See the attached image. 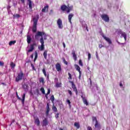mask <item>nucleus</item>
I'll use <instances>...</instances> for the list:
<instances>
[{
  "label": "nucleus",
  "instance_id": "393cba45",
  "mask_svg": "<svg viewBox=\"0 0 130 130\" xmlns=\"http://www.w3.org/2000/svg\"><path fill=\"white\" fill-rule=\"evenodd\" d=\"M94 126H95V128H100L101 125H100V124L99 123V122H98V121H96L95 122Z\"/></svg>",
  "mask_w": 130,
  "mask_h": 130
},
{
  "label": "nucleus",
  "instance_id": "f3484780",
  "mask_svg": "<svg viewBox=\"0 0 130 130\" xmlns=\"http://www.w3.org/2000/svg\"><path fill=\"white\" fill-rule=\"evenodd\" d=\"M73 17H74V14L73 13L70 14L68 16V20L70 24H72V18H73Z\"/></svg>",
  "mask_w": 130,
  "mask_h": 130
},
{
  "label": "nucleus",
  "instance_id": "1a4fd4ad",
  "mask_svg": "<svg viewBox=\"0 0 130 130\" xmlns=\"http://www.w3.org/2000/svg\"><path fill=\"white\" fill-rule=\"evenodd\" d=\"M69 83H71L72 85V88H73V90L76 93V95H78V89H77V87H76V85L74 83L73 81H69Z\"/></svg>",
  "mask_w": 130,
  "mask_h": 130
},
{
  "label": "nucleus",
  "instance_id": "a19ab883",
  "mask_svg": "<svg viewBox=\"0 0 130 130\" xmlns=\"http://www.w3.org/2000/svg\"><path fill=\"white\" fill-rule=\"evenodd\" d=\"M68 76H69L68 77V80H72V74H71L70 73H68Z\"/></svg>",
  "mask_w": 130,
  "mask_h": 130
},
{
  "label": "nucleus",
  "instance_id": "dca6fc26",
  "mask_svg": "<svg viewBox=\"0 0 130 130\" xmlns=\"http://www.w3.org/2000/svg\"><path fill=\"white\" fill-rule=\"evenodd\" d=\"M48 8H49V6L48 5H47L44 7V8L42 9V13H45V12H48Z\"/></svg>",
  "mask_w": 130,
  "mask_h": 130
},
{
  "label": "nucleus",
  "instance_id": "6e6552de",
  "mask_svg": "<svg viewBox=\"0 0 130 130\" xmlns=\"http://www.w3.org/2000/svg\"><path fill=\"white\" fill-rule=\"evenodd\" d=\"M16 95H17V97L18 99L19 100H21L22 104H24V103L25 102V97H26V93H24L23 94L22 99H20V97H19V95H18V92H16Z\"/></svg>",
  "mask_w": 130,
  "mask_h": 130
},
{
  "label": "nucleus",
  "instance_id": "473e14b6",
  "mask_svg": "<svg viewBox=\"0 0 130 130\" xmlns=\"http://www.w3.org/2000/svg\"><path fill=\"white\" fill-rule=\"evenodd\" d=\"M16 43V41H11L9 42V44L10 46H12V45H14Z\"/></svg>",
  "mask_w": 130,
  "mask_h": 130
},
{
  "label": "nucleus",
  "instance_id": "2f4dec72",
  "mask_svg": "<svg viewBox=\"0 0 130 130\" xmlns=\"http://www.w3.org/2000/svg\"><path fill=\"white\" fill-rule=\"evenodd\" d=\"M74 126L77 127V128H80V124L78 122L74 123Z\"/></svg>",
  "mask_w": 130,
  "mask_h": 130
},
{
  "label": "nucleus",
  "instance_id": "b1692460",
  "mask_svg": "<svg viewBox=\"0 0 130 130\" xmlns=\"http://www.w3.org/2000/svg\"><path fill=\"white\" fill-rule=\"evenodd\" d=\"M62 86V83L61 82L58 83V82H56L55 85V87H56V88H61Z\"/></svg>",
  "mask_w": 130,
  "mask_h": 130
},
{
  "label": "nucleus",
  "instance_id": "39448f33",
  "mask_svg": "<svg viewBox=\"0 0 130 130\" xmlns=\"http://www.w3.org/2000/svg\"><path fill=\"white\" fill-rule=\"evenodd\" d=\"M101 18L103 21L108 23L109 22V16L107 14H103L101 15Z\"/></svg>",
  "mask_w": 130,
  "mask_h": 130
},
{
  "label": "nucleus",
  "instance_id": "49530a36",
  "mask_svg": "<svg viewBox=\"0 0 130 130\" xmlns=\"http://www.w3.org/2000/svg\"><path fill=\"white\" fill-rule=\"evenodd\" d=\"M67 103H68V104L70 106H71V101H70V100L68 99L67 100Z\"/></svg>",
  "mask_w": 130,
  "mask_h": 130
},
{
  "label": "nucleus",
  "instance_id": "4be33fe9",
  "mask_svg": "<svg viewBox=\"0 0 130 130\" xmlns=\"http://www.w3.org/2000/svg\"><path fill=\"white\" fill-rule=\"evenodd\" d=\"M27 2L29 8L30 10H32V9H33V7H32V1H31V0H27Z\"/></svg>",
  "mask_w": 130,
  "mask_h": 130
},
{
  "label": "nucleus",
  "instance_id": "13d9d810",
  "mask_svg": "<svg viewBox=\"0 0 130 130\" xmlns=\"http://www.w3.org/2000/svg\"><path fill=\"white\" fill-rule=\"evenodd\" d=\"M66 11H67V14H69L70 13V12H71V10H69V9H67Z\"/></svg>",
  "mask_w": 130,
  "mask_h": 130
},
{
  "label": "nucleus",
  "instance_id": "603ef678",
  "mask_svg": "<svg viewBox=\"0 0 130 130\" xmlns=\"http://www.w3.org/2000/svg\"><path fill=\"white\" fill-rule=\"evenodd\" d=\"M58 115H59V113H58L55 115V117L56 118H58Z\"/></svg>",
  "mask_w": 130,
  "mask_h": 130
},
{
  "label": "nucleus",
  "instance_id": "7ed1b4c3",
  "mask_svg": "<svg viewBox=\"0 0 130 130\" xmlns=\"http://www.w3.org/2000/svg\"><path fill=\"white\" fill-rule=\"evenodd\" d=\"M24 78V73L22 71H20L19 73L18 74L17 76L15 78V82H19V81H22Z\"/></svg>",
  "mask_w": 130,
  "mask_h": 130
},
{
  "label": "nucleus",
  "instance_id": "f257e3e1",
  "mask_svg": "<svg viewBox=\"0 0 130 130\" xmlns=\"http://www.w3.org/2000/svg\"><path fill=\"white\" fill-rule=\"evenodd\" d=\"M39 19V15H37V17H34L32 18L34 21V24L32 28V31L33 33H36V31H37V23L38 22V20Z\"/></svg>",
  "mask_w": 130,
  "mask_h": 130
},
{
  "label": "nucleus",
  "instance_id": "4468645a",
  "mask_svg": "<svg viewBox=\"0 0 130 130\" xmlns=\"http://www.w3.org/2000/svg\"><path fill=\"white\" fill-rule=\"evenodd\" d=\"M35 123H36L38 126L40 125V121L39 120V118L38 117L35 118Z\"/></svg>",
  "mask_w": 130,
  "mask_h": 130
},
{
  "label": "nucleus",
  "instance_id": "c03bdc74",
  "mask_svg": "<svg viewBox=\"0 0 130 130\" xmlns=\"http://www.w3.org/2000/svg\"><path fill=\"white\" fill-rule=\"evenodd\" d=\"M68 92L70 96H72V95H73V92H72V91H71L70 90H68Z\"/></svg>",
  "mask_w": 130,
  "mask_h": 130
},
{
  "label": "nucleus",
  "instance_id": "0eeeda50",
  "mask_svg": "<svg viewBox=\"0 0 130 130\" xmlns=\"http://www.w3.org/2000/svg\"><path fill=\"white\" fill-rule=\"evenodd\" d=\"M35 46H36V43H34L30 45L29 49L27 50V52H32L34 49H35Z\"/></svg>",
  "mask_w": 130,
  "mask_h": 130
},
{
  "label": "nucleus",
  "instance_id": "c756f323",
  "mask_svg": "<svg viewBox=\"0 0 130 130\" xmlns=\"http://www.w3.org/2000/svg\"><path fill=\"white\" fill-rule=\"evenodd\" d=\"M35 58H34V61H36V60L37 59V58L38 57V53H37V52L36 51L35 52Z\"/></svg>",
  "mask_w": 130,
  "mask_h": 130
},
{
  "label": "nucleus",
  "instance_id": "2eb2a0df",
  "mask_svg": "<svg viewBox=\"0 0 130 130\" xmlns=\"http://www.w3.org/2000/svg\"><path fill=\"white\" fill-rule=\"evenodd\" d=\"M81 98L82 99V101H83L84 104H85V105H86V106L89 105V103H88L87 99H86V98H84V96H83V95H81Z\"/></svg>",
  "mask_w": 130,
  "mask_h": 130
},
{
  "label": "nucleus",
  "instance_id": "79ce46f5",
  "mask_svg": "<svg viewBox=\"0 0 130 130\" xmlns=\"http://www.w3.org/2000/svg\"><path fill=\"white\" fill-rule=\"evenodd\" d=\"M92 119L93 121H98V120H97V118H96V117H92Z\"/></svg>",
  "mask_w": 130,
  "mask_h": 130
},
{
  "label": "nucleus",
  "instance_id": "7c9ffc66",
  "mask_svg": "<svg viewBox=\"0 0 130 130\" xmlns=\"http://www.w3.org/2000/svg\"><path fill=\"white\" fill-rule=\"evenodd\" d=\"M20 17H21V15H20V14H14L13 15V19L15 18H17V19H19V18H20Z\"/></svg>",
  "mask_w": 130,
  "mask_h": 130
},
{
  "label": "nucleus",
  "instance_id": "f03ea898",
  "mask_svg": "<svg viewBox=\"0 0 130 130\" xmlns=\"http://www.w3.org/2000/svg\"><path fill=\"white\" fill-rule=\"evenodd\" d=\"M39 36H41V37H43L42 36H45L44 38V40H46V34L43 31H38L37 34L35 36V38L36 40H38L39 39Z\"/></svg>",
  "mask_w": 130,
  "mask_h": 130
},
{
  "label": "nucleus",
  "instance_id": "69168bd1",
  "mask_svg": "<svg viewBox=\"0 0 130 130\" xmlns=\"http://www.w3.org/2000/svg\"><path fill=\"white\" fill-rule=\"evenodd\" d=\"M32 70L34 71H36V69H35V67L34 66L33 67H32Z\"/></svg>",
  "mask_w": 130,
  "mask_h": 130
},
{
  "label": "nucleus",
  "instance_id": "ddd939ff",
  "mask_svg": "<svg viewBox=\"0 0 130 130\" xmlns=\"http://www.w3.org/2000/svg\"><path fill=\"white\" fill-rule=\"evenodd\" d=\"M50 111V108H49V104H47V107H46V115L47 116L49 115V112Z\"/></svg>",
  "mask_w": 130,
  "mask_h": 130
},
{
  "label": "nucleus",
  "instance_id": "a878e982",
  "mask_svg": "<svg viewBox=\"0 0 130 130\" xmlns=\"http://www.w3.org/2000/svg\"><path fill=\"white\" fill-rule=\"evenodd\" d=\"M43 56L45 59H47V50L44 51L43 53Z\"/></svg>",
  "mask_w": 130,
  "mask_h": 130
},
{
  "label": "nucleus",
  "instance_id": "aec40b11",
  "mask_svg": "<svg viewBox=\"0 0 130 130\" xmlns=\"http://www.w3.org/2000/svg\"><path fill=\"white\" fill-rule=\"evenodd\" d=\"M72 54L75 61H76L77 60V55L76 54V52L75 51H73L72 52Z\"/></svg>",
  "mask_w": 130,
  "mask_h": 130
},
{
  "label": "nucleus",
  "instance_id": "423d86ee",
  "mask_svg": "<svg viewBox=\"0 0 130 130\" xmlns=\"http://www.w3.org/2000/svg\"><path fill=\"white\" fill-rule=\"evenodd\" d=\"M57 24L59 29H62V28H63V25H62V20H61L60 18L57 20Z\"/></svg>",
  "mask_w": 130,
  "mask_h": 130
},
{
  "label": "nucleus",
  "instance_id": "052dcab7",
  "mask_svg": "<svg viewBox=\"0 0 130 130\" xmlns=\"http://www.w3.org/2000/svg\"><path fill=\"white\" fill-rule=\"evenodd\" d=\"M31 58H33L34 57V54H32L30 56Z\"/></svg>",
  "mask_w": 130,
  "mask_h": 130
},
{
  "label": "nucleus",
  "instance_id": "e433bc0d",
  "mask_svg": "<svg viewBox=\"0 0 130 130\" xmlns=\"http://www.w3.org/2000/svg\"><path fill=\"white\" fill-rule=\"evenodd\" d=\"M40 91H41L42 94H45V90H44V88L41 87L40 89Z\"/></svg>",
  "mask_w": 130,
  "mask_h": 130
},
{
  "label": "nucleus",
  "instance_id": "a18cd8bd",
  "mask_svg": "<svg viewBox=\"0 0 130 130\" xmlns=\"http://www.w3.org/2000/svg\"><path fill=\"white\" fill-rule=\"evenodd\" d=\"M81 77H82V72H79V80H81Z\"/></svg>",
  "mask_w": 130,
  "mask_h": 130
},
{
  "label": "nucleus",
  "instance_id": "5fc2aeb1",
  "mask_svg": "<svg viewBox=\"0 0 130 130\" xmlns=\"http://www.w3.org/2000/svg\"><path fill=\"white\" fill-rule=\"evenodd\" d=\"M87 130H92V127L90 126L87 127Z\"/></svg>",
  "mask_w": 130,
  "mask_h": 130
},
{
  "label": "nucleus",
  "instance_id": "de8ad7c7",
  "mask_svg": "<svg viewBox=\"0 0 130 130\" xmlns=\"http://www.w3.org/2000/svg\"><path fill=\"white\" fill-rule=\"evenodd\" d=\"M4 64L5 63H4V62L0 61V67H4Z\"/></svg>",
  "mask_w": 130,
  "mask_h": 130
},
{
  "label": "nucleus",
  "instance_id": "6ab92c4d",
  "mask_svg": "<svg viewBox=\"0 0 130 130\" xmlns=\"http://www.w3.org/2000/svg\"><path fill=\"white\" fill-rule=\"evenodd\" d=\"M22 88L25 90V91H28L29 89V86H28V84H24L22 86Z\"/></svg>",
  "mask_w": 130,
  "mask_h": 130
},
{
  "label": "nucleus",
  "instance_id": "9d476101",
  "mask_svg": "<svg viewBox=\"0 0 130 130\" xmlns=\"http://www.w3.org/2000/svg\"><path fill=\"white\" fill-rule=\"evenodd\" d=\"M49 123V121H48V119L47 118H45L43 120V126H46L48 125Z\"/></svg>",
  "mask_w": 130,
  "mask_h": 130
},
{
  "label": "nucleus",
  "instance_id": "f704fd0d",
  "mask_svg": "<svg viewBox=\"0 0 130 130\" xmlns=\"http://www.w3.org/2000/svg\"><path fill=\"white\" fill-rule=\"evenodd\" d=\"M116 32L117 33L118 35H121L122 34V33L123 32L120 29L116 30Z\"/></svg>",
  "mask_w": 130,
  "mask_h": 130
},
{
  "label": "nucleus",
  "instance_id": "ea45409f",
  "mask_svg": "<svg viewBox=\"0 0 130 130\" xmlns=\"http://www.w3.org/2000/svg\"><path fill=\"white\" fill-rule=\"evenodd\" d=\"M79 64L81 67H83V62L82 61V60L81 59H80L79 61Z\"/></svg>",
  "mask_w": 130,
  "mask_h": 130
},
{
  "label": "nucleus",
  "instance_id": "09e8293b",
  "mask_svg": "<svg viewBox=\"0 0 130 130\" xmlns=\"http://www.w3.org/2000/svg\"><path fill=\"white\" fill-rule=\"evenodd\" d=\"M49 94H50V89H48L47 93H46V95H49Z\"/></svg>",
  "mask_w": 130,
  "mask_h": 130
},
{
  "label": "nucleus",
  "instance_id": "f8f14e48",
  "mask_svg": "<svg viewBox=\"0 0 130 130\" xmlns=\"http://www.w3.org/2000/svg\"><path fill=\"white\" fill-rule=\"evenodd\" d=\"M55 68L57 72H61V66L59 63H57L55 64Z\"/></svg>",
  "mask_w": 130,
  "mask_h": 130
},
{
  "label": "nucleus",
  "instance_id": "37998d69",
  "mask_svg": "<svg viewBox=\"0 0 130 130\" xmlns=\"http://www.w3.org/2000/svg\"><path fill=\"white\" fill-rule=\"evenodd\" d=\"M88 60H90L91 59V54L90 53H88Z\"/></svg>",
  "mask_w": 130,
  "mask_h": 130
},
{
  "label": "nucleus",
  "instance_id": "bb28decb",
  "mask_svg": "<svg viewBox=\"0 0 130 130\" xmlns=\"http://www.w3.org/2000/svg\"><path fill=\"white\" fill-rule=\"evenodd\" d=\"M122 37H123L125 41H126V33L123 32L121 34Z\"/></svg>",
  "mask_w": 130,
  "mask_h": 130
},
{
  "label": "nucleus",
  "instance_id": "774afa93",
  "mask_svg": "<svg viewBox=\"0 0 130 130\" xmlns=\"http://www.w3.org/2000/svg\"><path fill=\"white\" fill-rule=\"evenodd\" d=\"M55 81H58V79L57 78H55Z\"/></svg>",
  "mask_w": 130,
  "mask_h": 130
},
{
  "label": "nucleus",
  "instance_id": "e2e57ef3",
  "mask_svg": "<svg viewBox=\"0 0 130 130\" xmlns=\"http://www.w3.org/2000/svg\"><path fill=\"white\" fill-rule=\"evenodd\" d=\"M63 46L64 48H65V47H66V44L64 43V42L63 43Z\"/></svg>",
  "mask_w": 130,
  "mask_h": 130
},
{
  "label": "nucleus",
  "instance_id": "4d7b16f0",
  "mask_svg": "<svg viewBox=\"0 0 130 130\" xmlns=\"http://www.w3.org/2000/svg\"><path fill=\"white\" fill-rule=\"evenodd\" d=\"M66 11H67V14H69L70 13V12H71V10H69V9H67Z\"/></svg>",
  "mask_w": 130,
  "mask_h": 130
},
{
  "label": "nucleus",
  "instance_id": "4c0bfd02",
  "mask_svg": "<svg viewBox=\"0 0 130 130\" xmlns=\"http://www.w3.org/2000/svg\"><path fill=\"white\" fill-rule=\"evenodd\" d=\"M62 60H63V62L66 64V66H68V61H67V60H66V58H62Z\"/></svg>",
  "mask_w": 130,
  "mask_h": 130
},
{
  "label": "nucleus",
  "instance_id": "72a5a7b5",
  "mask_svg": "<svg viewBox=\"0 0 130 130\" xmlns=\"http://www.w3.org/2000/svg\"><path fill=\"white\" fill-rule=\"evenodd\" d=\"M40 83H42V84H44L45 82H44V78L43 77H41L39 79Z\"/></svg>",
  "mask_w": 130,
  "mask_h": 130
},
{
  "label": "nucleus",
  "instance_id": "a211bd4d",
  "mask_svg": "<svg viewBox=\"0 0 130 130\" xmlns=\"http://www.w3.org/2000/svg\"><path fill=\"white\" fill-rule=\"evenodd\" d=\"M26 40L28 44H30V43H31V41H32V38H31V36L27 35Z\"/></svg>",
  "mask_w": 130,
  "mask_h": 130
},
{
  "label": "nucleus",
  "instance_id": "680f3d73",
  "mask_svg": "<svg viewBox=\"0 0 130 130\" xmlns=\"http://www.w3.org/2000/svg\"><path fill=\"white\" fill-rule=\"evenodd\" d=\"M120 87H122V83H121V82H120V84H119Z\"/></svg>",
  "mask_w": 130,
  "mask_h": 130
},
{
  "label": "nucleus",
  "instance_id": "6e6d98bb",
  "mask_svg": "<svg viewBox=\"0 0 130 130\" xmlns=\"http://www.w3.org/2000/svg\"><path fill=\"white\" fill-rule=\"evenodd\" d=\"M36 92H37L38 95H39V93H40V92H39V89H37L36 90Z\"/></svg>",
  "mask_w": 130,
  "mask_h": 130
},
{
  "label": "nucleus",
  "instance_id": "bf43d9fd",
  "mask_svg": "<svg viewBox=\"0 0 130 130\" xmlns=\"http://www.w3.org/2000/svg\"><path fill=\"white\" fill-rule=\"evenodd\" d=\"M22 4H25V0H20Z\"/></svg>",
  "mask_w": 130,
  "mask_h": 130
},
{
  "label": "nucleus",
  "instance_id": "338daca9",
  "mask_svg": "<svg viewBox=\"0 0 130 130\" xmlns=\"http://www.w3.org/2000/svg\"><path fill=\"white\" fill-rule=\"evenodd\" d=\"M48 94H46V93L45 94V97L46 98V99H48V97L47 96Z\"/></svg>",
  "mask_w": 130,
  "mask_h": 130
},
{
  "label": "nucleus",
  "instance_id": "c85d7f7f",
  "mask_svg": "<svg viewBox=\"0 0 130 130\" xmlns=\"http://www.w3.org/2000/svg\"><path fill=\"white\" fill-rule=\"evenodd\" d=\"M10 67L11 69H15V67H16V64L14 63V62H11Z\"/></svg>",
  "mask_w": 130,
  "mask_h": 130
},
{
  "label": "nucleus",
  "instance_id": "20e7f679",
  "mask_svg": "<svg viewBox=\"0 0 130 130\" xmlns=\"http://www.w3.org/2000/svg\"><path fill=\"white\" fill-rule=\"evenodd\" d=\"M40 42L41 43V46L38 47V49L40 50V51H42L43 50H44V40H43V37H41L40 40Z\"/></svg>",
  "mask_w": 130,
  "mask_h": 130
},
{
  "label": "nucleus",
  "instance_id": "cd10ccee",
  "mask_svg": "<svg viewBox=\"0 0 130 130\" xmlns=\"http://www.w3.org/2000/svg\"><path fill=\"white\" fill-rule=\"evenodd\" d=\"M52 109L54 112H57V108H56V107L54 105H53Z\"/></svg>",
  "mask_w": 130,
  "mask_h": 130
},
{
  "label": "nucleus",
  "instance_id": "5701e85b",
  "mask_svg": "<svg viewBox=\"0 0 130 130\" xmlns=\"http://www.w3.org/2000/svg\"><path fill=\"white\" fill-rule=\"evenodd\" d=\"M74 67H75L76 71H78V72H79V73H80V72H81V68L80 67V66H79V65H78L77 64H75L74 65Z\"/></svg>",
  "mask_w": 130,
  "mask_h": 130
},
{
  "label": "nucleus",
  "instance_id": "864d4df0",
  "mask_svg": "<svg viewBox=\"0 0 130 130\" xmlns=\"http://www.w3.org/2000/svg\"><path fill=\"white\" fill-rule=\"evenodd\" d=\"M99 48H102V47H104V46H103L102 44H100L99 45Z\"/></svg>",
  "mask_w": 130,
  "mask_h": 130
},
{
  "label": "nucleus",
  "instance_id": "412c9836",
  "mask_svg": "<svg viewBox=\"0 0 130 130\" xmlns=\"http://www.w3.org/2000/svg\"><path fill=\"white\" fill-rule=\"evenodd\" d=\"M60 9L61 11H62V12H64L65 11H67V9H68V7L66 5H63L61 6Z\"/></svg>",
  "mask_w": 130,
  "mask_h": 130
},
{
  "label": "nucleus",
  "instance_id": "c9c22d12",
  "mask_svg": "<svg viewBox=\"0 0 130 130\" xmlns=\"http://www.w3.org/2000/svg\"><path fill=\"white\" fill-rule=\"evenodd\" d=\"M42 72L45 76V77H47V74H46V71L44 68L43 69Z\"/></svg>",
  "mask_w": 130,
  "mask_h": 130
},
{
  "label": "nucleus",
  "instance_id": "3c124183",
  "mask_svg": "<svg viewBox=\"0 0 130 130\" xmlns=\"http://www.w3.org/2000/svg\"><path fill=\"white\" fill-rule=\"evenodd\" d=\"M7 10H8V11H11V6L10 5L8 6Z\"/></svg>",
  "mask_w": 130,
  "mask_h": 130
},
{
  "label": "nucleus",
  "instance_id": "9b49d317",
  "mask_svg": "<svg viewBox=\"0 0 130 130\" xmlns=\"http://www.w3.org/2000/svg\"><path fill=\"white\" fill-rule=\"evenodd\" d=\"M102 37L109 43V44H112V42L111 41V40L109 38H107L106 36H105L104 35H102Z\"/></svg>",
  "mask_w": 130,
  "mask_h": 130
},
{
  "label": "nucleus",
  "instance_id": "0e129e2a",
  "mask_svg": "<svg viewBox=\"0 0 130 130\" xmlns=\"http://www.w3.org/2000/svg\"><path fill=\"white\" fill-rule=\"evenodd\" d=\"M47 79L48 80L49 79V74L47 75Z\"/></svg>",
  "mask_w": 130,
  "mask_h": 130
},
{
  "label": "nucleus",
  "instance_id": "8fccbe9b",
  "mask_svg": "<svg viewBox=\"0 0 130 130\" xmlns=\"http://www.w3.org/2000/svg\"><path fill=\"white\" fill-rule=\"evenodd\" d=\"M68 10H70V11H73V6L68 7Z\"/></svg>",
  "mask_w": 130,
  "mask_h": 130
},
{
  "label": "nucleus",
  "instance_id": "58836bf2",
  "mask_svg": "<svg viewBox=\"0 0 130 130\" xmlns=\"http://www.w3.org/2000/svg\"><path fill=\"white\" fill-rule=\"evenodd\" d=\"M50 100H51V101H52V102H54V96L53 95H51Z\"/></svg>",
  "mask_w": 130,
  "mask_h": 130
}]
</instances>
